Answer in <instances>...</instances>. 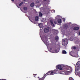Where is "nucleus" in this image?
Masks as SVG:
<instances>
[{"label":"nucleus","mask_w":80,"mask_h":80,"mask_svg":"<svg viewBox=\"0 0 80 80\" xmlns=\"http://www.w3.org/2000/svg\"><path fill=\"white\" fill-rule=\"evenodd\" d=\"M64 28H65V29H66V30H67V29L68 28V25H65Z\"/></svg>","instance_id":"17"},{"label":"nucleus","mask_w":80,"mask_h":80,"mask_svg":"<svg viewBox=\"0 0 80 80\" xmlns=\"http://www.w3.org/2000/svg\"><path fill=\"white\" fill-rule=\"evenodd\" d=\"M58 73V71L57 70H54L53 71H49L46 74H45L44 76L42 77H44V79L46 77V76L47 75H53L54 74L56 73Z\"/></svg>","instance_id":"1"},{"label":"nucleus","mask_w":80,"mask_h":80,"mask_svg":"<svg viewBox=\"0 0 80 80\" xmlns=\"http://www.w3.org/2000/svg\"><path fill=\"white\" fill-rule=\"evenodd\" d=\"M58 23H60L62 22V20L61 19H59L58 20Z\"/></svg>","instance_id":"11"},{"label":"nucleus","mask_w":80,"mask_h":80,"mask_svg":"<svg viewBox=\"0 0 80 80\" xmlns=\"http://www.w3.org/2000/svg\"><path fill=\"white\" fill-rule=\"evenodd\" d=\"M12 1V2H14V0H11Z\"/></svg>","instance_id":"30"},{"label":"nucleus","mask_w":80,"mask_h":80,"mask_svg":"<svg viewBox=\"0 0 80 80\" xmlns=\"http://www.w3.org/2000/svg\"><path fill=\"white\" fill-rule=\"evenodd\" d=\"M34 5H35V3L34 2H32L30 4V6L31 7H34Z\"/></svg>","instance_id":"10"},{"label":"nucleus","mask_w":80,"mask_h":80,"mask_svg":"<svg viewBox=\"0 0 80 80\" xmlns=\"http://www.w3.org/2000/svg\"><path fill=\"white\" fill-rule=\"evenodd\" d=\"M54 51H55V53H58V52H59V51H58L57 49H55V50Z\"/></svg>","instance_id":"19"},{"label":"nucleus","mask_w":80,"mask_h":80,"mask_svg":"<svg viewBox=\"0 0 80 80\" xmlns=\"http://www.w3.org/2000/svg\"><path fill=\"white\" fill-rule=\"evenodd\" d=\"M23 9H24L25 11H27V8L26 7H24L23 8Z\"/></svg>","instance_id":"18"},{"label":"nucleus","mask_w":80,"mask_h":80,"mask_svg":"<svg viewBox=\"0 0 80 80\" xmlns=\"http://www.w3.org/2000/svg\"><path fill=\"white\" fill-rule=\"evenodd\" d=\"M69 68H68V67H65L64 68V71L65 73L66 72H67V70H69Z\"/></svg>","instance_id":"5"},{"label":"nucleus","mask_w":80,"mask_h":80,"mask_svg":"<svg viewBox=\"0 0 80 80\" xmlns=\"http://www.w3.org/2000/svg\"><path fill=\"white\" fill-rule=\"evenodd\" d=\"M79 28H80L78 27H75L73 28V30L75 31L78 30V29H79Z\"/></svg>","instance_id":"6"},{"label":"nucleus","mask_w":80,"mask_h":80,"mask_svg":"<svg viewBox=\"0 0 80 80\" xmlns=\"http://www.w3.org/2000/svg\"><path fill=\"white\" fill-rule=\"evenodd\" d=\"M47 0H44V2H45V1H47Z\"/></svg>","instance_id":"29"},{"label":"nucleus","mask_w":80,"mask_h":80,"mask_svg":"<svg viewBox=\"0 0 80 80\" xmlns=\"http://www.w3.org/2000/svg\"><path fill=\"white\" fill-rule=\"evenodd\" d=\"M38 78H39V77H38Z\"/></svg>","instance_id":"33"},{"label":"nucleus","mask_w":80,"mask_h":80,"mask_svg":"<svg viewBox=\"0 0 80 80\" xmlns=\"http://www.w3.org/2000/svg\"><path fill=\"white\" fill-rule=\"evenodd\" d=\"M69 69L71 70L68 71V72H69L70 73H71V72H72V69L70 68Z\"/></svg>","instance_id":"21"},{"label":"nucleus","mask_w":80,"mask_h":80,"mask_svg":"<svg viewBox=\"0 0 80 80\" xmlns=\"http://www.w3.org/2000/svg\"><path fill=\"white\" fill-rule=\"evenodd\" d=\"M35 21H37L38 20V16H37L35 17Z\"/></svg>","instance_id":"9"},{"label":"nucleus","mask_w":80,"mask_h":80,"mask_svg":"<svg viewBox=\"0 0 80 80\" xmlns=\"http://www.w3.org/2000/svg\"><path fill=\"white\" fill-rule=\"evenodd\" d=\"M50 23L52 25L53 27L54 26V24H53V20H50Z\"/></svg>","instance_id":"12"},{"label":"nucleus","mask_w":80,"mask_h":80,"mask_svg":"<svg viewBox=\"0 0 80 80\" xmlns=\"http://www.w3.org/2000/svg\"><path fill=\"white\" fill-rule=\"evenodd\" d=\"M68 39H67V44H68Z\"/></svg>","instance_id":"24"},{"label":"nucleus","mask_w":80,"mask_h":80,"mask_svg":"<svg viewBox=\"0 0 80 80\" xmlns=\"http://www.w3.org/2000/svg\"><path fill=\"white\" fill-rule=\"evenodd\" d=\"M33 75H34V76H36V75H37V74H33Z\"/></svg>","instance_id":"26"},{"label":"nucleus","mask_w":80,"mask_h":80,"mask_svg":"<svg viewBox=\"0 0 80 80\" xmlns=\"http://www.w3.org/2000/svg\"><path fill=\"white\" fill-rule=\"evenodd\" d=\"M46 1L47 2V3H48V2H50V1L49 0H47Z\"/></svg>","instance_id":"22"},{"label":"nucleus","mask_w":80,"mask_h":80,"mask_svg":"<svg viewBox=\"0 0 80 80\" xmlns=\"http://www.w3.org/2000/svg\"><path fill=\"white\" fill-rule=\"evenodd\" d=\"M23 2H21V3L19 4V6H21L23 5Z\"/></svg>","instance_id":"20"},{"label":"nucleus","mask_w":80,"mask_h":80,"mask_svg":"<svg viewBox=\"0 0 80 80\" xmlns=\"http://www.w3.org/2000/svg\"><path fill=\"white\" fill-rule=\"evenodd\" d=\"M69 54L71 56H73V52L72 51H71L70 52Z\"/></svg>","instance_id":"15"},{"label":"nucleus","mask_w":80,"mask_h":80,"mask_svg":"<svg viewBox=\"0 0 80 80\" xmlns=\"http://www.w3.org/2000/svg\"><path fill=\"white\" fill-rule=\"evenodd\" d=\"M76 65L77 67L80 68V61L78 62L76 64Z\"/></svg>","instance_id":"7"},{"label":"nucleus","mask_w":80,"mask_h":80,"mask_svg":"<svg viewBox=\"0 0 80 80\" xmlns=\"http://www.w3.org/2000/svg\"><path fill=\"white\" fill-rule=\"evenodd\" d=\"M49 30H50V28L48 27L45 28L44 30V32H45V33H47L49 31Z\"/></svg>","instance_id":"4"},{"label":"nucleus","mask_w":80,"mask_h":80,"mask_svg":"<svg viewBox=\"0 0 80 80\" xmlns=\"http://www.w3.org/2000/svg\"><path fill=\"white\" fill-rule=\"evenodd\" d=\"M34 77H36L35 76H34Z\"/></svg>","instance_id":"32"},{"label":"nucleus","mask_w":80,"mask_h":80,"mask_svg":"<svg viewBox=\"0 0 80 80\" xmlns=\"http://www.w3.org/2000/svg\"><path fill=\"white\" fill-rule=\"evenodd\" d=\"M56 68L57 69H59L60 70H62L63 69L62 68V66L60 65H58L56 67Z\"/></svg>","instance_id":"3"},{"label":"nucleus","mask_w":80,"mask_h":80,"mask_svg":"<svg viewBox=\"0 0 80 80\" xmlns=\"http://www.w3.org/2000/svg\"><path fill=\"white\" fill-rule=\"evenodd\" d=\"M23 1H24V2H26L27 1V0H23Z\"/></svg>","instance_id":"28"},{"label":"nucleus","mask_w":80,"mask_h":80,"mask_svg":"<svg viewBox=\"0 0 80 80\" xmlns=\"http://www.w3.org/2000/svg\"><path fill=\"white\" fill-rule=\"evenodd\" d=\"M63 42H65V40H64V41H63Z\"/></svg>","instance_id":"31"},{"label":"nucleus","mask_w":80,"mask_h":80,"mask_svg":"<svg viewBox=\"0 0 80 80\" xmlns=\"http://www.w3.org/2000/svg\"><path fill=\"white\" fill-rule=\"evenodd\" d=\"M72 50H77V51H79L80 50V47L78 46H72L71 48Z\"/></svg>","instance_id":"2"},{"label":"nucleus","mask_w":80,"mask_h":80,"mask_svg":"<svg viewBox=\"0 0 80 80\" xmlns=\"http://www.w3.org/2000/svg\"><path fill=\"white\" fill-rule=\"evenodd\" d=\"M54 23H55V24H56L57 23V22L56 21H54Z\"/></svg>","instance_id":"23"},{"label":"nucleus","mask_w":80,"mask_h":80,"mask_svg":"<svg viewBox=\"0 0 80 80\" xmlns=\"http://www.w3.org/2000/svg\"><path fill=\"white\" fill-rule=\"evenodd\" d=\"M42 15H43V14H42V13L41 12H39V16L40 17H42Z\"/></svg>","instance_id":"14"},{"label":"nucleus","mask_w":80,"mask_h":80,"mask_svg":"<svg viewBox=\"0 0 80 80\" xmlns=\"http://www.w3.org/2000/svg\"><path fill=\"white\" fill-rule=\"evenodd\" d=\"M38 26L40 28H42V27H43V25H42V23H40L39 24H38Z\"/></svg>","instance_id":"13"},{"label":"nucleus","mask_w":80,"mask_h":80,"mask_svg":"<svg viewBox=\"0 0 80 80\" xmlns=\"http://www.w3.org/2000/svg\"><path fill=\"white\" fill-rule=\"evenodd\" d=\"M52 11H53V12L55 13V10H52Z\"/></svg>","instance_id":"25"},{"label":"nucleus","mask_w":80,"mask_h":80,"mask_svg":"<svg viewBox=\"0 0 80 80\" xmlns=\"http://www.w3.org/2000/svg\"><path fill=\"white\" fill-rule=\"evenodd\" d=\"M63 71H62V72H61V74H64V73H63Z\"/></svg>","instance_id":"27"},{"label":"nucleus","mask_w":80,"mask_h":80,"mask_svg":"<svg viewBox=\"0 0 80 80\" xmlns=\"http://www.w3.org/2000/svg\"><path fill=\"white\" fill-rule=\"evenodd\" d=\"M59 38L58 36H56L55 38V40L56 41H58V40Z\"/></svg>","instance_id":"16"},{"label":"nucleus","mask_w":80,"mask_h":80,"mask_svg":"<svg viewBox=\"0 0 80 80\" xmlns=\"http://www.w3.org/2000/svg\"><path fill=\"white\" fill-rule=\"evenodd\" d=\"M62 54H67V52L66 51L63 50L62 51Z\"/></svg>","instance_id":"8"}]
</instances>
